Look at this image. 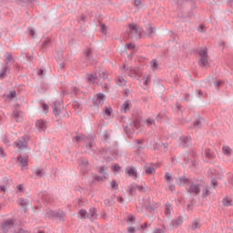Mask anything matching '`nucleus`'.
<instances>
[{
  "instance_id": "f257e3e1",
  "label": "nucleus",
  "mask_w": 233,
  "mask_h": 233,
  "mask_svg": "<svg viewBox=\"0 0 233 233\" xmlns=\"http://www.w3.org/2000/svg\"><path fill=\"white\" fill-rule=\"evenodd\" d=\"M199 56L198 65L202 68L208 66V49L207 47L200 49L197 52Z\"/></svg>"
},
{
  "instance_id": "f03ea898",
  "label": "nucleus",
  "mask_w": 233,
  "mask_h": 233,
  "mask_svg": "<svg viewBox=\"0 0 233 233\" xmlns=\"http://www.w3.org/2000/svg\"><path fill=\"white\" fill-rule=\"evenodd\" d=\"M78 218H80V219H86L87 218V219L94 221V219L97 218V213L96 212L95 208H91L89 212H86L85 209H80L78 211Z\"/></svg>"
},
{
  "instance_id": "7ed1b4c3",
  "label": "nucleus",
  "mask_w": 233,
  "mask_h": 233,
  "mask_svg": "<svg viewBox=\"0 0 233 233\" xmlns=\"http://www.w3.org/2000/svg\"><path fill=\"white\" fill-rule=\"evenodd\" d=\"M66 214L64 211H54L49 210L46 213V218L48 219H60V221H65Z\"/></svg>"
},
{
  "instance_id": "20e7f679",
  "label": "nucleus",
  "mask_w": 233,
  "mask_h": 233,
  "mask_svg": "<svg viewBox=\"0 0 233 233\" xmlns=\"http://www.w3.org/2000/svg\"><path fill=\"white\" fill-rule=\"evenodd\" d=\"M105 94L103 93H98L94 96L92 99L93 106H96V108H99V106H103L105 103Z\"/></svg>"
},
{
  "instance_id": "39448f33",
  "label": "nucleus",
  "mask_w": 233,
  "mask_h": 233,
  "mask_svg": "<svg viewBox=\"0 0 233 233\" xmlns=\"http://www.w3.org/2000/svg\"><path fill=\"white\" fill-rule=\"evenodd\" d=\"M143 208H146V210H147V212H154V210H156V203L154 202V200H152L150 198H147L146 204L142 205Z\"/></svg>"
},
{
  "instance_id": "423d86ee",
  "label": "nucleus",
  "mask_w": 233,
  "mask_h": 233,
  "mask_svg": "<svg viewBox=\"0 0 233 233\" xmlns=\"http://www.w3.org/2000/svg\"><path fill=\"white\" fill-rule=\"evenodd\" d=\"M12 227H14V220H12V219L5 220L1 224V228H2L3 232H5V233L8 232Z\"/></svg>"
},
{
  "instance_id": "0eeeda50",
  "label": "nucleus",
  "mask_w": 233,
  "mask_h": 233,
  "mask_svg": "<svg viewBox=\"0 0 233 233\" xmlns=\"http://www.w3.org/2000/svg\"><path fill=\"white\" fill-rule=\"evenodd\" d=\"M176 183L177 185H179L180 187L183 185H191L193 183L192 180H189L188 178H187L185 176L182 177H178L176 178Z\"/></svg>"
},
{
  "instance_id": "6e6552de",
  "label": "nucleus",
  "mask_w": 233,
  "mask_h": 233,
  "mask_svg": "<svg viewBox=\"0 0 233 233\" xmlns=\"http://www.w3.org/2000/svg\"><path fill=\"white\" fill-rule=\"evenodd\" d=\"M200 185H196L194 182L189 186L187 188L188 194H195V196H198L199 192H201V189H199Z\"/></svg>"
},
{
  "instance_id": "1a4fd4ad",
  "label": "nucleus",
  "mask_w": 233,
  "mask_h": 233,
  "mask_svg": "<svg viewBox=\"0 0 233 233\" xmlns=\"http://www.w3.org/2000/svg\"><path fill=\"white\" fill-rule=\"evenodd\" d=\"M79 167L82 172H88V160L85 157L79 159Z\"/></svg>"
},
{
  "instance_id": "9d476101",
  "label": "nucleus",
  "mask_w": 233,
  "mask_h": 233,
  "mask_svg": "<svg viewBox=\"0 0 233 233\" xmlns=\"http://www.w3.org/2000/svg\"><path fill=\"white\" fill-rule=\"evenodd\" d=\"M84 56L86 65H90V63L94 61V58L92 57V49L87 48L86 50H85Z\"/></svg>"
},
{
  "instance_id": "9b49d317",
  "label": "nucleus",
  "mask_w": 233,
  "mask_h": 233,
  "mask_svg": "<svg viewBox=\"0 0 233 233\" xmlns=\"http://www.w3.org/2000/svg\"><path fill=\"white\" fill-rule=\"evenodd\" d=\"M53 114L55 116H59V114H61V102L60 101L54 102Z\"/></svg>"
},
{
  "instance_id": "f8f14e48",
  "label": "nucleus",
  "mask_w": 233,
  "mask_h": 233,
  "mask_svg": "<svg viewBox=\"0 0 233 233\" xmlns=\"http://www.w3.org/2000/svg\"><path fill=\"white\" fill-rule=\"evenodd\" d=\"M17 161L20 163L22 167H28V157H24L22 155H19L17 157Z\"/></svg>"
},
{
  "instance_id": "ddd939ff",
  "label": "nucleus",
  "mask_w": 233,
  "mask_h": 233,
  "mask_svg": "<svg viewBox=\"0 0 233 233\" xmlns=\"http://www.w3.org/2000/svg\"><path fill=\"white\" fill-rule=\"evenodd\" d=\"M190 139L191 138L189 137H180V147H182V148H187V147H188Z\"/></svg>"
},
{
  "instance_id": "4468645a",
  "label": "nucleus",
  "mask_w": 233,
  "mask_h": 233,
  "mask_svg": "<svg viewBox=\"0 0 233 233\" xmlns=\"http://www.w3.org/2000/svg\"><path fill=\"white\" fill-rule=\"evenodd\" d=\"M35 127L39 128L42 132H45L46 130V124L43 120H37L35 123Z\"/></svg>"
},
{
  "instance_id": "2eb2a0df",
  "label": "nucleus",
  "mask_w": 233,
  "mask_h": 233,
  "mask_svg": "<svg viewBox=\"0 0 233 233\" xmlns=\"http://www.w3.org/2000/svg\"><path fill=\"white\" fill-rule=\"evenodd\" d=\"M171 224H172V226H173L175 228H177V227H179V225H182V224H183V218H182V217H178V218L173 219V220L171 221Z\"/></svg>"
},
{
  "instance_id": "dca6fc26",
  "label": "nucleus",
  "mask_w": 233,
  "mask_h": 233,
  "mask_svg": "<svg viewBox=\"0 0 233 233\" xmlns=\"http://www.w3.org/2000/svg\"><path fill=\"white\" fill-rule=\"evenodd\" d=\"M18 205H20V207H22L24 210H26V208L28 207V205H30V201H28V199H25V198H20L18 200Z\"/></svg>"
},
{
  "instance_id": "f3484780",
  "label": "nucleus",
  "mask_w": 233,
  "mask_h": 233,
  "mask_svg": "<svg viewBox=\"0 0 233 233\" xmlns=\"http://www.w3.org/2000/svg\"><path fill=\"white\" fill-rule=\"evenodd\" d=\"M121 110L127 114L128 110H130V100H126L124 104L121 106Z\"/></svg>"
},
{
  "instance_id": "a211bd4d",
  "label": "nucleus",
  "mask_w": 233,
  "mask_h": 233,
  "mask_svg": "<svg viewBox=\"0 0 233 233\" xmlns=\"http://www.w3.org/2000/svg\"><path fill=\"white\" fill-rule=\"evenodd\" d=\"M15 145L17 148H28V142H24L19 140V142H15Z\"/></svg>"
},
{
  "instance_id": "6ab92c4d",
  "label": "nucleus",
  "mask_w": 233,
  "mask_h": 233,
  "mask_svg": "<svg viewBox=\"0 0 233 233\" xmlns=\"http://www.w3.org/2000/svg\"><path fill=\"white\" fill-rule=\"evenodd\" d=\"M107 170H108V168L106 167L105 166H102V167H100L98 168L99 174H102V176H103V177H104L105 179H106V177H106V176H107V173H106Z\"/></svg>"
},
{
  "instance_id": "aec40b11",
  "label": "nucleus",
  "mask_w": 233,
  "mask_h": 233,
  "mask_svg": "<svg viewBox=\"0 0 233 233\" xmlns=\"http://www.w3.org/2000/svg\"><path fill=\"white\" fill-rule=\"evenodd\" d=\"M5 66H8V63L10 61H14V57L12 56V55L8 52H5Z\"/></svg>"
},
{
  "instance_id": "412c9836",
  "label": "nucleus",
  "mask_w": 233,
  "mask_h": 233,
  "mask_svg": "<svg viewBox=\"0 0 233 233\" xmlns=\"http://www.w3.org/2000/svg\"><path fill=\"white\" fill-rule=\"evenodd\" d=\"M143 150H145V146H136V156H141V154H143Z\"/></svg>"
},
{
  "instance_id": "4be33fe9",
  "label": "nucleus",
  "mask_w": 233,
  "mask_h": 233,
  "mask_svg": "<svg viewBox=\"0 0 233 233\" xmlns=\"http://www.w3.org/2000/svg\"><path fill=\"white\" fill-rule=\"evenodd\" d=\"M127 174L128 176H130L131 177H137V171L136 170V168L134 167H130L127 170Z\"/></svg>"
},
{
  "instance_id": "5701e85b",
  "label": "nucleus",
  "mask_w": 233,
  "mask_h": 233,
  "mask_svg": "<svg viewBox=\"0 0 233 233\" xmlns=\"http://www.w3.org/2000/svg\"><path fill=\"white\" fill-rule=\"evenodd\" d=\"M205 156L208 159H214V152L210 148H207L205 151Z\"/></svg>"
},
{
  "instance_id": "b1692460",
  "label": "nucleus",
  "mask_w": 233,
  "mask_h": 233,
  "mask_svg": "<svg viewBox=\"0 0 233 233\" xmlns=\"http://www.w3.org/2000/svg\"><path fill=\"white\" fill-rule=\"evenodd\" d=\"M116 85H118V86H125V85H127V81L123 76H119L116 79Z\"/></svg>"
},
{
  "instance_id": "393cba45",
  "label": "nucleus",
  "mask_w": 233,
  "mask_h": 233,
  "mask_svg": "<svg viewBox=\"0 0 233 233\" xmlns=\"http://www.w3.org/2000/svg\"><path fill=\"white\" fill-rule=\"evenodd\" d=\"M51 45H52V42L50 38H46L42 44V48H49Z\"/></svg>"
},
{
  "instance_id": "a878e982",
  "label": "nucleus",
  "mask_w": 233,
  "mask_h": 233,
  "mask_svg": "<svg viewBox=\"0 0 233 233\" xmlns=\"http://www.w3.org/2000/svg\"><path fill=\"white\" fill-rule=\"evenodd\" d=\"M154 172H156V168L154 167H146V174H147V176H152Z\"/></svg>"
},
{
  "instance_id": "bb28decb",
  "label": "nucleus",
  "mask_w": 233,
  "mask_h": 233,
  "mask_svg": "<svg viewBox=\"0 0 233 233\" xmlns=\"http://www.w3.org/2000/svg\"><path fill=\"white\" fill-rule=\"evenodd\" d=\"M172 209V205L167 203L166 204L165 215L170 218V210Z\"/></svg>"
},
{
  "instance_id": "cd10ccee",
  "label": "nucleus",
  "mask_w": 233,
  "mask_h": 233,
  "mask_svg": "<svg viewBox=\"0 0 233 233\" xmlns=\"http://www.w3.org/2000/svg\"><path fill=\"white\" fill-rule=\"evenodd\" d=\"M6 72H8V66H5L2 69V72L0 73V79H5V77H6Z\"/></svg>"
},
{
  "instance_id": "c85d7f7f",
  "label": "nucleus",
  "mask_w": 233,
  "mask_h": 233,
  "mask_svg": "<svg viewBox=\"0 0 233 233\" xmlns=\"http://www.w3.org/2000/svg\"><path fill=\"white\" fill-rule=\"evenodd\" d=\"M151 67L153 70H157V68H159V63H157V59H153L151 62Z\"/></svg>"
},
{
  "instance_id": "c756f323",
  "label": "nucleus",
  "mask_w": 233,
  "mask_h": 233,
  "mask_svg": "<svg viewBox=\"0 0 233 233\" xmlns=\"http://www.w3.org/2000/svg\"><path fill=\"white\" fill-rule=\"evenodd\" d=\"M223 206L224 207H230V205H232V199L228 198H225L222 200Z\"/></svg>"
},
{
  "instance_id": "7c9ffc66",
  "label": "nucleus",
  "mask_w": 233,
  "mask_h": 233,
  "mask_svg": "<svg viewBox=\"0 0 233 233\" xmlns=\"http://www.w3.org/2000/svg\"><path fill=\"white\" fill-rule=\"evenodd\" d=\"M104 113L106 116V117H110L112 116V107H105Z\"/></svg>"
},
{
  "instance_id": "2f4dec72",
  "label": "nucleus",
  "mask_w": 233,
  "mask_h": 233,
  "mask_svg": "<svg viewBox=\"0 0 233 233\" xmlns=\"http://www.w3.org/2000/svg\"><path fill=\"white\" fill-rule=\"evenodd\" d=\"M129 31L133 34H137V27L135 24H129Z\"/></svg>"
},
{
  "instance_id": "473e14b6",
  "label": "nucleus",
  "mask_w": 233,
  "mask_h": 233,
  "mask_svg": "<svg viewBox=\"0 0 233 233\" xmlns=\"http://www.w3.org/2000/svg\"><path fill=\"white\" fill-rule=\"evenodd\" d=\"M98 77H100V79H108V75H106V73H105V71H99L98 72Z\"/></svg>"
},
{
  "instance_id": "72a5a7b5",
  "label": "nucleus",
  "mask_w": 233,
  "mask_h": 233,
  "mask_svg": "<svg viewBox=\"0 0 233 233\" xmlns=\"http://www.w3.org/2000/svg\"><path fill=\"white\" fill-rule=\"evenodd\" d=\"M35 175L38 177H43V176H45V169H36L35 170Z\"/></svg>"
},
{
  "instance_id": "f704fd0d",
  "label": "nucleus",
  "mask_w": 233,
  "mask_h": 233,
  "mask_svg": "<svg viewBox=\"0 0 233 233\" xmlns=\"http://www.w3.org/2000/svg\"><path fill=\"white\" fill-rule=\"evenodd\" d=\"M222 150L226 156H230V152H232V149H230L229 147H223Z\"/></svg>"
},
{
  "instance_id": "c9c22d12",
  "label": "nucleus",
  "mask_w": 233,
  "mask_h": 233,
  "mask_svg": "<svg viewBox=\"0 0 233 233\" xmlns=\"http://www.w3.org/2000/svg\"><path fill=\"white\" fill-rule=\"evenodd\" d=\"M113 201H114V198H111V200L109 198H106L104 200L105 207H112Z\"/></svg>"
},
{
  "instance_id": "e433bc0d",
  "label": "nucleus",
  "mask_w": 233,
  "mask_h": 233,
  "mask_svg": "<svg viewBox=\"0 0 233 233\" xmlns=\"http://www.w3.org/2000/svg\"><path fill=\"white\" fill-rule=\"evenodd\" d=\"M97 79V76L88 75L87 81L88 83H94Z\"/></svg>"
},
{
  "instance_id": "4c0bfd02",
  "label": "nucleus",
  "mask_w": 233,
  "mask_h": 233,
  "mask_svg": "<svg viewBox=\"0 0 233 233\" xmlns=\"http://www.w3.org/2000/svg\"><path fill=\"white\" fill-rule=\"evenodd\" d=\"M136 188H137V186H134V185L129 186V194H131V196H134L136 194Z\"/></svg>"
},
{
  "instance_id": "58836bf2",
  "label": "nucleus",
  "mask_w": 233,
  "mask_h": 233,
  "mask_svg": "<svg viewBox=\"0 0 233 233\" xmlns=\"http://www.w3.org/2000/svg\"><path fill=\"white\" fill-rule=\"evenodd\" d=\"M111 188H113V190H117V188H119V185L117 184V181L116 180L111 181Z\"/></svg>"
},
{
  "instance_id": "ea45409f",
  "label": "nucleus",
  "mask_w": 233,
  "mask_h": 233,
  "mask_svg": "<svg viewBox=\"0 0 233 233\" xmlns=\"http://www.w3.org/2000/svg\"><path fill=\"white\" fill-rule=\"evenodd\" d=\"M143 79H144V85H148V83H150L152 79V76L150 75L145 76Z\"/></svg>"
},
{
  "instance_id": "a19ab883",
  "label": "nucleus",
  "mask_w": 233,
  "mask_h": 233,
  "mask_svg": "<svg viewBox=\"0 0 233 233\" xmlns=\"http://www.w3.org/2000/svg\"><path fill=\"white\" fill-rule=\"evenodd\" d=\"M100 32L103 33L105 35H106L107 28L105 24L100 25Z\"/></svg>"
},
{
  "instance_id": "79ce46f5",
  "label": "nucleus",
  "mask_w": 233,
  "mask_h": 233,
  "mask_svg": "<svg viewBox=\"0 0 233 233\" xmlns=\"http://www.w3.org/2000/svg\"><path fill=\"white\" fill-rule=\"evenodd\" d=\"M82 139H85V137H80V136L73 137V141H76V143H81Z\"/></svg>"
},
{
  "instance_id": "37998d69",
  "label": "nucleus",
  "mask_w": 233,
  "mask_h": 233,
  "mask_svg": "<svg viewBox=\"0 0 233 233\" xmlns=\"http://www.w3.org/2000/svg\"><path fill=\"white\" fill-rule=\"evenodd\" d=\"M16 96V93H15V90L14 91H11L8 95H7V98L8 99H14V97H15Z\"/></svg>"
},
{
  "instance_id": "c03bdc74",
  "label": "nucleus",
  "mask_w": 233,
  "mask_h": 233,
  "mask_svg": "<svg viewBox=\"0 0 233 233\" xmlns=\"http://www.w3.org/2000/svg\"><path fill=\"white\" fill-rule=\"evenodd\" d=\"M192 230H196V228H199V223L198 221H193L192 226H191Z\"/></svg>"
},
{
  "instance_id": "a18cd8bd",
  "label": "nucleus",
  "mask_w": 233,
  "mask_h": 233,
  "mask_svg": "<svg viewBox=\"0 0 233 233\" xmlns=\"http://www.w3.org/2000/svg\"><path fill=\"white\" fill-rule=\"evenodd\" d=\"M147 33H148V35H151V34H154V27H152L151 24H148Z\"/></svg>"
},
{
  "instance_id": "49530a36",
  "label": "nucleus",
  "mask_w": 233,
  "mask_h": 233,
  "mask_svg": "<svg viewBox=\"0 0 233 233\" xmlns=\"http://www.w3.org/2000/svg\"><path fill=\"white\" fill-rule=\"evenodd\" d=\"M211 184L213 186V188H216V187H218V178L216 177L211 178Z\"/></svg>"
},
{
  "instance_id": "de8ad7c7",
  "label": "nucleus",
  "mask_w": 233,
  "mask_h": 233,
  "mask_svg": "<svg viewBox=\"0 0 233 233\" xmlns=\"http://www.w3.org/2000/svg\"><path fill=\"white\" fill-rule=\"evenodd\" d=\"M56 61H57V63H61V61H65V58L63 57V54H61V53L57 54Z\"/></svg>"
},
{
  "instance_id": "09e8293b",
  "label": "nucleus",
  "mask_w": 233,
  "mask_h": 233,
  "mask_svg": "<svg viewBox=\"0 0 233 233\" xmlns=\"http://www.w3.org/2000/svg\"><path fill=\"white\" fill-rule=\"evenodd\" d=\"M200 119H203V118H200ZM200 119L195 121L193 123V126L191 127V128H196V127H199V125H201V120Z\"/></svg>"
},
{
  "instance_id": "8fccbe9b",
  "label": "nucleus",
  "mask_w": 233,
  "mask_h": 233,
  "mask_svg": "<svg viewBox=\"0 0 233 233\" xmlns=\"http://www.w3.org/2000/svg\"><path fill=\"white\" fill-rule=\"evenodd\" d=\"M214 85H215V87L217 88V89H218L219 88V86H221V85H223V81H221V80H218V81H215L214 82Z\"/></svg>"
},
{
  "instance_id": "3c124183",
  "label": "nucleus",
  "mask_w": 233,
  "mask_h": 233,
  "mask_svg": "<svg viewBox=\"0 0 233 233\" xmlns=\"http://www.w3.org/2000/svg\"><path fill=\"white\" fill-rule=\"evenodd\" d=\"M210 196V191L208 189H205L203 192H202V198H207Z\"/></svg>"
},
{
  "instance_id": "603ef678",
  "label": "nucleus",
  "mask_w": 233,
  "mask_h": 233,
  "mask_svg": "<svg viewBox=\"0 0 233 233\" xmlns=\"http://www.w3.org/2000/svg\"><path fill=\"white\" fill-rule=\"evenodd\" d=\"M42 108H43L45 114H48V105L42 103Z\"/></svg>"
},
{
  "instance_id": "864d4df0",
  "label": "nucleus",
  "mask_w": 233,
  "mask_h": 233,
  "mask_svg": "<svg viewBox=\"0 0 233 233\" xmlns=\"http://www.w3.org/2000/svg\"><path fill=\"white\" fill-rule=\"evenodd\" d=\"M127 50H134L136 48V46L132 43L127 44Z\"/></svg>"
},
{
  "instance_id": "5fc2aeb1",
  "label": "nucleus",
  "mask_w": 233,
  "mask_h": 233,
  "mask_svg": "<svg viewBox=\"0 0 233 233\" xmlns=\"http://www.w3.org/2000/svg\"><path fill=\"white\" fill-rule=\"evenodd\" d=\"M58 63V68L60 70H63V68H65V60H62L60 62H57Z\"/></svg>"
},
{
  "instance_id": "6e6d98bb",
  "label": "nucleus",
  "mask_w": 233,
  "mask_h": 233,
  "mask_svg": "<svg viewBox=\"0 0 233 233\" xmlns=\"http://www.w3.org/2000/svg\"><path fill=\"white\" fill-rule=\"evenodd\" d=\"M127 223H130L132 221H136V217L129 215L128 218H127Z\"/></svg>"
},
{
  "instance_id": "4d7b16f0",
  "label": "nucleus",
  "mask_w": 233,
  "mask_h": 233,
  "mask_svg": "<svg viewBox=\"0 0 233 233\" xmlns=\"http://www.w3.org/2000/svg\"><path fill=\"white\" fill-rule=\"evenodd\" d=\"M139 125H140L139 119H135L133 121V126L135 127V128H139Z\"/></svg>"
},
{
  "instance_id": "13d9d810",
  "label": "nucleus",
  "mask_w": 233,
  "mask_h": 233,
  "mask_svg": "<svg viewBox=\"0 0 233 233\" xmlns=\"http://www.w3.org/2000/svg\"><path fill=\"white\" fill-rule=\"evenodd\" d=\"M29 35L33 39H35V31L34 29H29Z\"/></svg>"
},
{
  "instance_id": "bf43d9fd",
  "label": "nucleus",
  "mask_w": 233,
  "mask_h": 233,
  "mask_svg": "<svg viewBox=\"0 0 233 233\" xmlns=\"http://www.w3.org/2000/svg\"><path fill=\"white\" fill-rule=\"evenodd\" d=\"M165 179H167V181H170V179H172V176H170V173L167 172L165 174Z\"/></svg>"
},
{
  "instance_id": "052dcab7",
  "label": "nucleus",
  "mask_w": 233,
  "mask_h": 233,
  "mask_svg": "<svg viewBox=\"0 0 233 233\" xmlns=\"http://www.w3.org/2000/svg\"><path fill=\"white\" fill-rule=\"evenodd\" d=\"M137 188H138L139 192H147L143 186L137 185Z\"/></svg>"
},
{
  "instance_id": "680f3d73",
  "label": "nucleus",
  "mask_w": 233,
  "mask_h": 233,
  "mask_svg": "<svg viewBox=\"0 0 233 233\" xmlns=\"http://www.w3.org/2000/svg\"><path fill=\"white\" fill-rule=\"evenodd\" d=\"M147 126L150 127V125H154L155 121L152 118H147Z\"/></svg>"
},
{
  "instance_id": "e2e57ef3",
  "label": "nucleus",
  "mask_w": 233,
  "mask_h": 233,
  "mask_svg": "<svg viewBox=\"0 0 233 233\" xmlns=\"http://www.w3.org/2000/svg\"><path fill=\"white\" fill-rule=\"evenodd\" d=\"M127 232H128V233H136V228H134V227H129V228H127Z\"/></svg>"
},
{
  "instance_id": "0e129e2a",
  "label": "nucleus",
  "mask_w": 233,
  "mask_h": 233,
  "mask_svg": "<svg viewBox=\"0 0 233 233\" xmlns=\"http://www.w3.org/2000/svg\"><path fill=\"white\" fill-rule=\"evenodd\" d=\"M93 147H94V143L92 142V140H90L88 142V144L86 145V148H88L90 150V149H92Z\"/></svg>"
},
{
  "instance_id": "69168bd1",
  "label": "nucleus",
  "mask_w": 233,
  "mask_h": 233,
  "mask_svg": "<svg viewBox=\"0 0 233 233\" xmlns=\"http://www.w3.org/2000/svg\"><path fill=\"white\" fill-rule=\"evenodd\" d=\"M119 168H121V167H119V165H117V164H115L113 167L114 172H118Z\"/></svg>"
},
{
  "instance_id": "338daca9",
  "label": "nucleus",
  "mask_w": 233,
  "mask_h": 233,
  "mask_svg": "<svg viewBox=\"0 0 233 233\" xmlns=\"http://www.w3.org/2000/svg\"><path fill=\"white\" fill-rule=\"evenodd\" d=\"M23 139H24V143H26V141H30V136H28V135H25V136H24L23 137Z\"/></svg>"
},
{
  "instance_id": "774afa93",
  "label": "nucleus",
  "mask_w": 233,
  "mask_h": 233,
  "mask_svg": "<svg viewBox=\"0 0 233 233\" xmlns=\"http://www.w3.org/2000/svg\"><path fill=\"white\" fill-rule=\"evenodd\" d=\"M94 178L96 181H103V177L100 176H95Z\"/></svg>"
}]
</instances>
